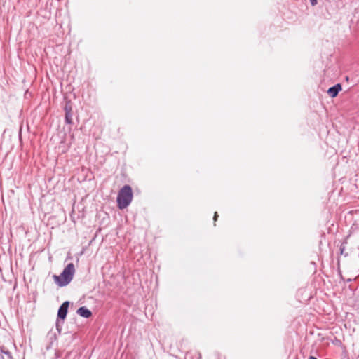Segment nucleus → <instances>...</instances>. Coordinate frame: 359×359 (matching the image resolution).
<instances>
[{"mask_svg": "<svg viewBox=\"0 0 359 359\" xmlns=\"http://www.w3.org/2000/svg\"><path fill=\"white\" fill-rule=\"evenodd\" d=\"M75 273V267L73 263L68 264L60 276H53L55 282L60 287L67 285L73 279Z\"/></svg>", "mask_w": 359, "mask_h": 359, "instance_id": "nucleus-1", "label": "nucleus"}, {"mask_svg": "<svg viewBox=\"0 0 359 359\" xmlns=\"http://www.w3.org/2000/svg\"><path fill=\"white\" fill-rule=\"evenodd\" d=\"M133 190L130 185H124L118 191L117 196V203L119 209L127 208L133 200Z\"/></svg>", "mask_w": 359, "mask_h": 359, "instance_id": "nucleus-2", "label": "nucleus"}, {"mask_svg": "<svg viewBox=\"0 0 359 359\" xmlns=\"http://www.w3.org/2000/svg\"><path fill=\"white\" fill-rule=\"evenodd\" d=\"M69 303L68 301H65L63 302L61 306L59 307L58 311H57V320L62 319L65 320L67 312H68V308H69ZM57 330L60 332V329L58 325V321L57 322Z\"/></svg>", "mask_w": 359, "mask_h": 359, "instance_id": "nucleus-3", "label": "nucleus"}, {"mask_svg": "<svg viewBox=\"0 0 359 359\" xmlns=\"http://www.w3.org/2000/svg\"><path fill=\"white\" fill-rule=\"evenodd\" d=\"M64 110L65 112V121L67 124L72 123V107L70 103H66Z\"/></svg>", "mask_w": 359, "mask_h": 359, "instance_id": "nucleus-4", "label": "nucleus"}, {"mask_svg": "<svg viewBox=\"0 0 359 359\" xmlns=\"http://www.w3.org/2000/svg\"><path fill=\"white\" fill-rule=\"evenodd\" d=\"M341 85L340 83H337L327 90V94L332 97L334 98L337 96L341 90Z\"/></svg>", "mask_w": 359, "mask_h": 359, "instance_id": "nucleus-5", "label": "nucleus"}, {"mask_svg": "<svg viewBox=\"0 0 359 359\" xmlns=\"http://www.w3.org/2000/svg\"><path fill=\"white\" fill-rule=\"evenodd\" d=\"M77 314L83 318H90L92 316V312L86 306L79 307L76 311Z\"/></svg>", "mask_w": 359, "mask_h": 359, "instance_id": "nucleus-6", "label": "nucleus"}, {"mask_svg": "<svg viewBox=\"0 0 359 359\" xmlns=\"http://www.w3.org/2000/svg\"><path fill=\"white\" fill-rule=\"evenodd\" d=\"M0 357L1 359H13L11 353L4 346H0Z\"/></svg>", "mask_w": 359, "mask_h": 359, "instance_id": "nucleus-7", "label": "nucleus"}, {"mask_svg": "<svg viewBox=\"0 0 359 359\" xmlns=\"http://www.w3.org/2000/svg\"><path fill=\"white\" fill-rule=\"evenodd\" d=\"M346 242H344V243H342L341 244V245H340V248H339V250H340V253H341V255H343V254H344V252L345 248H346Z\"/></svg>", "mask_w": 359, "mask_h": 359, "instance_id": "nucleus-8", "label": "nucleus"}, {"mask_svg": "<svg viewBox=\"0 0 359 359\" xmlns=\"http://www.w3.org/2000/svg\"><path fill=\"white\" fill-rule=\"evenodd\" d=\"M310 2L312 6H314L317 4V0H310Z\"/></svg>", "mask_w": 359, "mask_h": 359, "instance_id": "nucleus-9", "label": "nucleus"}, {"mask_svg": "<svg viewBox=\"0 0 359 359\" xmlns=\"http://www.w3.org/2000/svg\"><path fill=\"white\" fill-rule=\"evenodd\" d=\"M217 217H218V214L216 212H215L214 217H213L215 222L217 220Z\"/></svg>", "mask_w": 359, "mask_h": 359, "instance_id": "nucleus-10", "label": "nucleus"}, {"mask_svg": "<svg viewBox=\"0 0 359 359\" xmlns=\"http://www.w3.org/2000/svg\"><path fill=\"white\" fill-rule=\"evenodd\" d=\"M309 359H317V358L316 357H314V356H310L309 358Z\"/></svg>", "mask_w": 359, "mask_h": 359, "instance_id": "nucleus-11", "label": "nucleus"}, {"mask_svg": "<svg viewBox=\"0 0 359 359\" xmlns=\"http://www.w3.org/2000/svg\"><path fill=\"white\" fill-rule=\"evenodd\" d=\"M347 281L350 282V281H351V279H348Z\"/></svg>", "mask_w": 359, "mask_h": 359, "instance_id": "nucleus-12", "label": "nucleus"}]
</instances>
